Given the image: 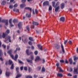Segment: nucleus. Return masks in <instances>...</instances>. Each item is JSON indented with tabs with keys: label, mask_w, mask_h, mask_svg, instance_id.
<instances>
[{
	"label": "nucleus",
	"mask_w": 78,
	"mask_h": 78,
	"mask_svg": "<svg viewBox=\"0 0 78 78\" xmlns=\"http://www.w3.org/2000/svg\"><path fill=\"white\" fill-rule=\"evenodd\" d=\"M3 55V52H2V50H0V56L1 57Z\"/></svg>",
	"instance_id": "obj_28"
},
{
	"label": "nucleus",
	"mask_w": 78,
	"mask_h": 78,
	"mask_svg": "<svg viewBox=\"0 0 78 78\" xmlns=\"http://www.w3.org/2000/svg\"><path fill=\"white\" fill-rule=\"evenodd\" d=\"M22 41L23 42H27V39H25V40H23V39H22Z\"/></svg>",
	"instance_id": "obj_37"
},
{
	"label": "nucleus",
	"mask_w": 78,
	"mask_h": 78,
	"mask_svg": "<svg viewBox=\"0 0 78 78\" xmlns=\"http://www.w3.org/2000/svg\"><path fill=\"white\" fill-rule=\"evenodd\" d=\"M57 76H59V77H62V74L61 73H58L57 74Z\"/></svg>",
	"instance_id": "obj_21"
},
{
	"label": "nucleus",
	"mask_w": 78,
	"mask_h": 78,
	"mask_svg": "<svg viewBox=\"0 0 78 78\" xmlns=\"http://www.w3.org/2000/svg\"><path fill=\"white\" fill-rule=\"evenodd\" d=\"M55 2H52V5L53 6L54 8H56V7L55 5Z\"/></svg>",
	"instance_id": "obj_25"
},
{
	"label": "nucleus",
	"mask_w": 78,
	"mask_h": 78,
	"mask_svg": "<svg viewBox=\"0 0 78 78\" xmlns=\"http://www.w3.org/2000/svg\"><path fill=\"white\" fill-rule=\"evenodd\" d=\"M28 43H29V44L30 45H32L33 44L32 42H31V41H29Z\"/></svg>",
	"instance_id": "obj_39"
},
{
	"label": "nucleus",
	"mask_w": 78,
	"mask_h": 78,
	"mask_svg": "<svg viewBox=\"0 0 78 78\" xmlns=\"http://www.w3.org/2000/svg\"><path fill=\"white\" fill-rule=\"evenodd\" d=\"M2 47L4 48H6V45H5V44H2Z\"/></svg>",
	"instance_id": "obj_52"
},
{
	"label": "nucleus",
	"mask_w": 78,
	"mask_h": 78,
	"mask_svg": "<svg viewBox=\"0 0 78 78\" xmlns=\"http://www.w3.org/2000/svg\"><path fill=\"white\" fill-rule=\"evenodd\" d=\"M29 39L30 40V41H33V39L32 37H30L29 38Z\"/></svg>",
	"instance_id": "obj_32"
},
{
	"label": "nucleus",
	"mask_w": 78,
	"mask_h": 78,
	"mask_svg": "<svg viewBox=\"0 0 78 78\" xmlns=\"http://www.w3.org/2000/svg\"><path fill=\"white\" fill-rule=\"evenodd\" d=\"M19 62L20 63V64H23V62H22V61H20V60H18Z\"/></svg>",
	"instance_id": "obj_43"
},
{
	"label": "nucleus",
	"mask_w": 78,
	"mask_h": 78,
	"mask_svg": "<svg viewBox=\"0 0 78 78\" xmlns=\"http://www.w3.org/2000/svg\"><path fill=\"white\" fill-rule=\"evenodd\" d=\"M10 75V73L8 72H6V75L7 76H9Z\"/></svg>",
	"instance_id": "obj_26"
},
{
	"label": "nucleus",
	"mask_w": 78,
	"mask_h": 78,
	"mask_svg": "<svg viewBox=\"0 0 78 78\" xmlns=\"http://www.w3.org/2000/svg\"><path fill=\"white\" fill-rule=\"evenodd\" d=\"M69 61L70 62V64H72V58H70L69 59Z\"/></svg>",
	"instance_id": "obj_30"
},
{
	"label": "nucleus",
	"mask_w": 78,
	"mask_h": 78,
	"mask_svg": "<svg viewBox=\"0 0 78 78\" xmlns=\"http://www.w3.org/2000/svg\"><path fill=\"white\" fill-rule=\"evenodd\" d=\"M37 46L38 48L40 49V50H42V46H41V45L39 44H38Z\"/></svg>",
	"instance_id": "obj_17"
},
{
	"label": "nucleus",
	"mask_w": 78,
	"mask_h": 78,
	"mask_svg": "<svg viewBox=\"0 0 78 78\" xmlns=\"http://www.w3.org/2000/svg\"><path fill=\"white\" fill-rule=\"evenodd\" d=\"M59 2H58L56 4V5L55 6V7H57V6H58V5H59Z\"/></svg>",
	"instance_id": "obj_34"
},
{
	"label": "nucleus",
	"mask_w": 78,
	"mask_h": 78,
	"mask_svg": "<svg viewBox=\"0 0 78 78\" xmlns=\"http://www.w3.org/2000/svg\"><path fill=\"white\" fill-rule=\"evenodd\" d=\"M12 8H13V5H10L9 6L10 9H12Z\"/></svg>",
	"instance_id": "obj_36"
},
{
	"label": "nucleus",
	"mask_w": 78,
	"mask_h": 78,
	"mask_svg": "<svg viewBox=\"0 0 78 78\" xmlns=\"http://www.w3.org/2000/svg\"><path fill=\"white\" fill-rule=\"evenodd\" d=\"M5 25H8V20H6V21L5 22Z\"/></svg>",
	"instance_id": "obj_31"
},
{
	"label": "nucleus",
	"mask_w": 78,
	"mask_h": 78,
	"mask_svg": "<svg viewBox=\"0 0 78 78\" xmlns=\"http://www.w3.org/2000/svg\"><path fill=\"white\" fill-rule=\"evenodd\" d=\"M26 16L27 17H31V14H27L26 15Z\"/></svg>",
	"instance_id": "obj_27"
},
{
	"label": "nucleus",
	"mask_w": 78,
	"mask_h": 78,
	"mask_svg": "<svg viewBox=\"0 0 78 78\" xmlns=\"http://www.w3.org/2000/svg\"><path fill=\"white\" fill-rule=\"evenodd\" d=\"M12 20V19H10L9 20V23H10V27H14V25H12V22H11V21Z\"/></svg>",
	"instance_id": "obj_10"
},
{
	"label": "nucleus",
	"mask_w": 78,
	"mask_h": 78,
	"mask_svg": "<svg viewBox=\"0 0 78 78\" xmlns=\"http://www.w3.org/2000/svg\"><path fill=\"white\" fill-rule=\"evenodd\" d=\"M60 47V46H59V45H57L56 47V48L57 49H59Z\"/></svg>",
	"instance_id": "obj_33"
},
{
	"label": "nucleus",
	"mask_w": 78,
	"mask_h": 78,
	"mask_svg": "<svg viewBox=\"0 0 78 78\" xmlns=\"http://www.w3.org/2000/svg\"><path fill=\"white\" fill-rule=\"evenodd\" d=\"M35 11L36 14H37V12H38V11H37V9H35Z\"/></svg>",
	"instance_id": "obj_57"
},
{
	"label": "nucleus",
	"mask_w": 78,
	"mask_h": 78,
	"mask_svg": "<svg viewBox=\"0 0 78 78\" xmlns=\"http://www.w3.org/2000/svg\"><path fill=\"white\" fill-rule=\"evenodd\" d=\"M42 72H45V68L44 67H43L42 69Z\"/></svg>",
	"instance_id": "obj_49"
},
{
	"label": "nucleus",
	"mask_w": 78,
	"mask_h": 78,
	"mask_svg": "<svg viewBox=\"0 0 78 78\" xmlns=\"http://www.w3.org/2000/svg\"><path fill=\"white\" fill-rule=\"evenodd\" d=\"M34 53H35V55H37V53H38L37 51H35L34 52Z\"/></svg>",
	"instance_id": "obj_46"
},
{
	"label": "nucleus",
	"mask_w": 78,
	"mask_h": 78,
	"mask_svg": "<svg viewBox=\"0 0 78 78\" xmlns=\"http://www.w3.org/2000/svg\"><path fill=\"white\" fill-rule=\"evenodd\" d=\"M68 43L70 44V45H72V41H70L68 42Z\"/></svg>",
	"instance_id": "obj_44"
},
{
	"label": "nucleus",
	"mask_w": 78,
	"mask_h": 78,
	"mask_svg": "<svg viewBox=\"0 0 78 78\" xmlns=\"http://www.w3.org/2000/svg\"><path fill=\"white\" fill-rule=\"evenodd\" d=\"M60 21L64 22V20H65V18H64V17H62L60 19Z\"/></svg>",
	"instance_id": "obj_11"
},
{
	"label": "nucleus",
	"mask_w": 78,
	"mask_h": 78,
	"mask_svg": "<svg viewBox=\"0 0 78 78\" xmlns=\"http://www.w3.org/2000/svg\"><path fill=\"white\" fill-rule=\"evenodd\" d=\"M26 53L27 55H30V54H32L33 53V52H31L30 53H29V50H28V49L27 50Z\"/></svg>",
	"instance_id": "obj_9"
},
{
	"label": "nucleus",
	"mask_w": 78,
	"mask_h": 78,
	"mask_svg": "<svg viewBox=\"0 0 78 78\" xmlns=\"http://www.w3.org/2000/svg\"><path fill=\"white\" fill-rule=\"evenodd\" d=\"M65 4L64 3H62L61 5V8L63 9L64 8Z\"/></svg>",
	"instance_id": "obj_23"
},
{
	"label": "nucleus",
	"mask_w": 78,
	"mask_h": 78,
	"mask_svg": "<svg viewBox=\"0 0 78 78\" xmlns=\"http://www.w3.org/2000/svg\"><path fill=\"white\" fill-rule=\"evenodd\" d=\"M9 32H10V31L9 30H7L6 31V32L7 33H9Z\"/></svg>",
	"instance_id": "obj_54"
},
{
	"label": "nucleus",
	"mask_w": 78,
	"mask_h": 78,
	"mask_svg": "<svg viewBox=\"0 0 78 78\" xmlns=\"http://www.w3.org/2000/svg\"><path fill=\"white\" fill-rule=\"evenodd\" d=\"M65 62L66 64H68V63H69V62L68 61V60H66L65 61Z\"/></svg>",
	"instance_id": "obj_55"
},
{
	"label": "nucleus",
	"mask_w": 78,
	"mask_h": 78,
	"mask_svg": "<svg viewBox=\"0 0 78 78\" xmlns=\"http://www.w3.org/2000/svg\"><path fill=\"white\" fill-rule=\"evenodd\" d=\"M31 71V68L30 67H29V72H30Z\"/></svg>",
	"instance_id": "obj_48"
},
{
	"label": "nucleus",
	"mask_w": 78,
	"mask_h": 78,
	"mask_svg": "<svg viewBox=\"0 0 78 78\" xmlns=\"http://www.w3.org/2000/svg\"><path fill=\"white\" fill-rule=\"evenodd\" d=\"M41 60V58H40V57H39V56H37L36 58V59L35 60V61H40Z\"/></svg>",
	"instance_id": "obj_16"
},
{
	"label": "nucleus",
	"mask_w": 78,
	"mask_h": 78,
	"mask_svg": "<svg viewBox=\"0 0 78 78\" xmlns=\"http://www.w3.org/2000/svg\"><path fill=\"white\" fill-rule=\"evenodd\" d=\"M16 70L17 73V75L16 77V78H19L20 76H21V75L19 74V67H17L16 68Z\"/></svg>",
	"instance_id": "obj_4"
},
{
	"label": "nucleus",
	"mask_w": 78,
	"mask_h": 78,
	"mask_svg": "<svg viewBox=\"0 0 78 78\" xmlns=\"http://www.w3.org/2000/svg\"><path fill=\"white\" fill-rule=\"evenodd\" d=\"M5 4H6V1L5 0L3 1L1 3L2 5H5Z\"/></svg>",
	"instance_id": "obj_18"
},
{
	"label": "nucleus",
	"mask_w": 78,
	"mask_h": 78,
	"mask_svg": "<svg viewBox=\"0 0 78 78\" xmlns=\"http://www.w3.org/2000/svg\"><path fill=\"white\" fill-rule=\"evenodd\" d=\"M6 20H2V18H0V22H2V23H5Z\"/></svg>",
	"instance_id": "obj_19"
},
{
	"label": "nucleus",
	"mask_w": 78,
	"mask_h": 78,
	"mask_svg": "<svg viewBox=\"0 0 78 78\" xmlns=\"http://www.w3.org/2000/svg\"><path fill=\"white\" fill-rule=\"evenodd\" d=\"M20 69L21 70H23V67L22 66L20 67Z\"/></svg>",
	"instance_id": "obj_62"
},
{
	"label": "nucleus",
	"mask_w": 78,
	"mask_h": 78,
	"mask_svg": "<svg viewBox=\"0 0 78 78\" xmlns=\"http://www.w3.org/2000/svg\"><path fill=\"white\" fill-rule=\"evenodd\" d=\"M31 59H34V57H33V55L31 56Z\"/></svg>",
	"instance_id": "obj_60"
},
{
	"label": "nucleus",
	"mask_w": 78,
	"mask_h": 78,
	"mask_svg": "<svg viewBox=\"0 0 78 78\" xmlns=\"http://www.w3.org/2000/svg\"><path fill=\"white\" fill-rule=\"evenodd\" d=\"M25 9H26L27 10H30V12H31L32 8H30L29 7H26L25 8Z\"/></svg>",
	"instance_id": "obj_12"
},
{
	"label": "nucleus",
	"mask_w": 78,
	"mask_h": 78,
	"mask_svg": "<svg viewBox=\"0 0 78 78\" xmlns=\"http://www.w3.org/2000/svg\"><path fill=\"white\" fill-rule=\"evenodd\" d=\"M27 78H32V76H27Z\"/></svg>",
	"instance_id": "obj_42"
},
{
	"label": "nucleus",
	"mask_w": 78,
	"mask_h": 78,
	"mask_svg": "<svg viewBox=\"0 0 78 78\" xmlns=\"http://www.w3.org/2000/svg\"><path fill=\"white\" fill-rule=\"evenodd\" d=\"M58 69H59L60 72H63V70H62V69L61 68V67H59Z\"/></svg>",
	"instance_id": "obj_41"
},
{
	"label": "nucleus",
	"mask_w": 78,
	"mask_h": 78,
	"mask_svg": "<svg viewBox=\"0 0 78 78\" xmlns=\"http://www.w3.org/2000/svg\"><path fill=\"white\" fill-rule=\"evenodd\" d=\"M51 9H52V8L51 7V6H50L49 8V11H51Z\"/></svg>",
	"instance_id": "obj_45"
},
{
	"label": "nucleus",
	"mask_w": 78,
	"mask_h": 78,
	"mask_svg": "<svg viewBox=\"0 0 78 78\" xmlns=\"http://www.w3.org/2000/svg\"><path fill=\"white\" fill-rule=\"evenodd\" d=\"M13 22L14 23H16V22H17V20L16 19H14L13 20Z\"/></svg>",
	"instance_id": "obj_40"
},
{
	"label": "nucleus",
	"mask_w": 78,
	"mask_h": 78,
	"mask_svg": "<svg viewBox=\"0 0 78 78\" xmlns=\"http://www.w3.org/2000/svg\"><path fill=\"white\" fill-rule=\"evenodd\" d=\"M0 59L2 61H3V58H2V57H0Z\"/></svg>",
	"instance_id": "obj_58"
},
{
	"label": "nucleus",
	"mask_w": 78,
	"mask_h": 78,
	"mask_svg": "<svg viewBox=\"0 0 78 78\" xmlns=\"http://www.w3.org/2000/svg\"><path fill=\"white\" fill-rule=\"evenodd\" d=\"M59 6H58L57 7H56L55 8V12H58V10H59Z\"/></svg>",
	"instance_id": "obj_20"
},
{
	"label": "nucleus",
	"mask_w": 78,
	"mask_h": 78,
	"mask_svg": "<svg viewBox=\"0 0 78 78\" xmlns=\"http://www.w3.org/2000/svg\"><path fill=\"white\" fill-rule=\"evenodd\" d=\"M70 72H72V68H70Z\"/></svg>",
	"instance_id": "obj_64"
},
{
	"label": "nucleus",
	"mask_w": 78,
	"mask_h": 78,
	"mask_svg": "<svg viewBox=\"0 0 78 78\" xmlns=\"http://www.w3.org/2000/svg\"><path fill=\"white\" fill-rule=\"evenodd\" d=\"M22 22H20L18 24V28L19 29H20L22 28Z\"/></svg>",
	"instance_id": "obj_6"
},
{
	"label": "nucleus",
	"mask_w": 78,
	"mask_h": 78,
	"mask_svg": "<svg viewBox=\"0 0 78 78\" xmlns=\"http://www.w3.org/2000/svg\"><path fill=\"white\" fill-rule=\"evenodd\" d=\"M49 4V2L48 1H46L44 2L43 4V6H46L47 5H48V4Z\"/></svg>",
	"instance_id": "obj_5"
},
{
	"label": "nucleus",
	"mask_w": 78,
	"mask_h": 78,
	"mask_svg": "<svg viewBox=\"0 0 78 78\" xmlns=\"http://www.w3.org/2000/svg\"><path fill=\"white\" fill-rule=\"evenodd\" d=\"M9 41V42H11V37L8 36L7 37L5 38V42L6 43H8V41Z\"/></svg>",
	"instance_id": "obj_2"
},
{
	"label": "nucleus",
	"mask_w": 78,
	"mask_h": 78,
	"mask_svg": "<svg viewBox=\"0 0 78 78\" xmlns=\"http://www.w3.org/2000/svg\"><path fill=\"white\" fill-rule=\"evenodd\" d=\"M74 73H76V74H78V69H74Z\"/></svg>",
	"instance_id": "obj_13"
},
{
	"label": "nucleus",
	"mask_w": 78,
	"mask_h": 78,
	"mask_svg": "<svg viewBox=\"0 0 78 78\" xmlns=\"http://www.w3.org/2000/svg\"><path fill=\"white\" fill-rule=\"evenodd\" d=\"M68 41V40H65V42H64V44L65 45H66V44H67V43Z\"/></svg>",
	"instance_id": "obj_38"
},
{
	"label": "nucleus",
	"mask_w": 78,
	"mask_h": 78,
	"mask_svg": "<svg viewBox=\"0 0 78 78\" xmlns=\"http://www.w3.org/2000/svg\"><path fill=\"white\" fill-rule=\"evenodd\" d=\"M33 13L34 14H35L36 13H35V12H34V9H33Z\"/></svg>",
	"instance_id": "obj_53"
},
{
	"label": "nucleus",
	"mask_w": 78,
	"mask_h": 78,
	"mask_svg": "<svg viewBox=\"0 0 78 78\" xmlns=\"http://www.w3.org/2000/svg\"><path fill=\"white\" fill-rule=\"evenodd\" d=\"M25 6H26V5L24 4H22L20 5V8H24Z\"/></svg>",
	"instance_id": "obj_8"
},
{
	"label": "nucleus",
	"mask_w": 78,
	"mask_h": 78,
	"mask_svg": "<svg viewBox=\"0 0 78 78\" xmlns=\"http://www.w3.org/2000/svg\"><path fill=\"white\" fill-rule=\"evenodd\" d=\"M13 11L14 12H19V9H13Z\"/></svg>",
	"instance_id": "obj_14"
},
{
	"label": "nucleus",
	"mask_w": 78,
	"mask_h": 78,
	"mask_svg": "<svg viewBox=\"0 0 78 78\" xmlns=\"http://www.w3.org/2000/svg\"><path fill=\"white\" fill-rule=\"evenodd\" d=\"M27 0H22V2H23V3H25V2H26V1Z\"/></svg>",
	"instance_id": "obj_59"
},
{
	"label": "nucleus",
	"mask_w": 78,
	"mask_h": 78,
	"mask_svg": "<svg viewBox=\"0 0 78 78\" xmlns=\"http://www.w3.org/2000/svg\"><path fill=\"white\" fill-rule=\"evenodd\" d=\"M26 28L28 31H29L30 30V28H29V26H27Z\"/></svg>",
	"instance_id": "obj_50"
},
{
	"label": "nucleus",
	"mask_w": 78,
	"mask_h": 78,
	"mask_svg": "<svg viewBox=\"0 0 78 78\" xmlns=\"http://www.w3.org/2000/svg\"><path fill=\"white\" fill-rule=\"evenodd\" d=\"M6 33H2V38L5 39V38L6 37Z\"/></svg>",
	"instance_id": "obj_15"
},
{
	"label": "nucleus",
	"mask_w": 78,
	"mask_h": 78,
	"mask_svg": "<svg viewBox=\"0 0 78 78\" xmlns=\"http://www.w3.org/2000/svg\"><path fill=\"white\" fill-rule=\"evenodd\" d=\"M33 25H38L39 24L38 23L35 22L34 21H33Z\"/></svg>",
	"instance_id": "obj_22"
},
{
	"label": "nucleus",
	"mask_w": 78,
	"mask_h": 78,
	"mask_svg": "<svg viewBox=\"0 0 78 78\" xmlns=\"http://www.w3.org/2000/svg\"><path fill=\"white\" fill-rule=\"evenodd\" d=\"M74 78H77V75H76L73 76Z\"/></svg>",
	"instance_id": "obj_63"
},
{
	"label": "nucleus",
	"mask_w": 78,
	"mask_h": 78,
	"mask_svg": "<svg viewBox=\"0 0 78 78\" xmlns=\"http://www.w3.org/2000/svg\"><path fill=\"white\" fill-rule=\"evenodd\" d=\"M61 47L62 50V52L63 53H65V51L64 50V46H63V45H62V44L61 43Z\"/></svg>",
	"instance_id": "obj_7"
},
{
	"label": "nucleus",
	"mask_w": 78,
	"mask_h": 78,
	"mask_svg": "<svg viewBox=\"0 0 78 78\" xmlns=\"http://www.w3.org/2000/svg\"><path fill=\"white\" fill-rule=\"evenodd\" d=\"M18 6V4H15L14 6L13 7H14L15 8L17 7Z\"/></svg>",
	"instance_id": "obj_35"
},
{
	"label": "nucleus",
	"mask_w": 78,
	"mask_h": 78,
	"mask_svg": "<svg viewBox=\"0 0 78 78\" xmlns=\"http://www.w3.org/2000/svg\"><path fill=\"white\" fill-rule=\"evenodd\" d=\"M60 62H64V60H60Z\"/></svg>",
	"instance_id": "obj_61"
},
{
	"label": "nucleus",
	"mask_w": 78,
	"mask_h": 78,
	"mask_svg": "<svg viewBox=\"0 0 78 78\" xmlns=\"http://www.w3.org/2000/svg\"><path fill=\"white\" fill-rule=\"evenodd\" d=\"M24 69L25 70H27V67H25L24 68Z\"/></svg>",
	"instance_id": "obj_56"
},
{
	"label": "nucleus",
	"mask_w": 78,
	"mask_h": 78,
	"mask_svg": "<svg viewBox=\"0 0 78 78\" xmlns=\"http://www.w3.org/2000/svg\"><path fill=\"white\" fill-rule=\"evenodd\" d=\"M59 63H57L56 64V66H57V68L58 69V68H59V67H59Z\"/></svg>",
	"instance_id": "obj_47"
},
{
	"label": "nucleus",
	"mask_w": 78,
	"mask_h": 78,
	"mask_svg": "<svg viewBox=\"0 0 78 78\" xmlns=\"http://www.w3.org/2000/svg\"><path fill=\"white\" fill-rule=\"evenodd\" d=\"M27 61L28 62H30V64H32V63H33V62H32V60H31L27 59Z\"/></svg>",
	"instance_id": "obj_24"
},
{
	"label": "nucleus",
	"mask_w": 78,
	"mask_h": 78,
	"mask_svg": "<svg viewBox=\"0 0 78 78\" xmlns=\"http://www.w3.org/2000/svg\"><path fill=\"white\" fill-rule=\"evenodd\" d=\"M9 65H11L12 64V66L11 67V69H14V64H12V62L10 60H9Z\"/></svg>",
	"instance_id": "obj_3"
},
{
	"label": "nucleus",
	"mask_w": 78,
	"mask_h": 78,
	"mask_svg": "<svg viewBox=\"0 0 78 78\" xmlns=\"http://www.w3.org/2000/svg\"><path fill=\"white\" fill-rule=\"evenodd\" d=\"M78 59V57H76L75 56H74V60L75 61H76V60H77Z\"/></svg>",
	"instance_id": "obj_29"
},
{
	"label": "nucleus",
	"mask_w": 78,
	"mask_h": 78,
	"mask_svg": "<svg viewBox=\"0 0 78 78\" xmlns=\"http://www.w3.org/2000/svg\"><path fill=\"white\" fill-rule=\"evenodd\" d=\"M67 75L68 76H72V74H71L70 73H69V74H68Z\"/></svg>",
	"instance_id": "obj_51"
},
{
	"label": "nucleus",
	"mask_w": 78,
	"mask_h": 78,
	"mask_svg": "<svg viewBox=\"0 0 78 78\" xmlns=\"http://www.w3.org/2000/svg\"><path fill=\"white\" fill-rule=\"evenodd\" d=\"M7 53L8 54L10 55V56L12 58V59H13L15 61H17V58H18L19 55L17 54H16L15 56V57H14L13 55L11 54V53H12V49H11L8 51Z\"/></svg>",
	"instance_id": "obj_1"
}]
</instances>
